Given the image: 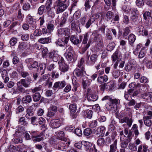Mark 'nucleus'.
<instances>
[{"mask_svg": "<svg viewBox=\"0 0 152 152\" xmlns=\"http://www.w3.org/2000/svg\"><path fill=\"white\" fill-rule=\"evenodd\" d=\"M56 13L58 14L63 12L69 5V0H57L56 2Z\"/></svg>", "mask_w": 152, "mask_h": 152, "instance_id": "obj_1", "label": "nucleus"}, {"mask_svg": "<svg viewBox=\"0 0 152 152\" xmlns=\"http://www.w3.org/2000/svg\"><path fill=\"white\" fill-rule=\"evenodd\" d=\"M88 37L89 35L88 33H86L84 36L82 42V44L84 45V46L82 48V52H85L89 47L91 42V40H89L87 44Z\"/></svg>", "mask_w": 152, "mask_h": 152, "instance_id": "obj_2", "label": "nucleus"}, {"mask_svg": "<svg viewBox=\"0 0 152 152\" xmlns=\"http://www.w3.org/2000/svg\"><path fill=\"white\" fill-rule=\"evenodd\" d=\"M64 119L59 118L58 119L52 120L50 123L51 126L54 128H56L59 127L64 122Z\"/></svg>", "mask_w": 152, "mask_h": 152, "instance_id": "obj_3", "label": "nucleus"}, {"mask_svg": "<svg viewBox=\"0 0 152 152\" xmlns=\"http://www.w3.org/2000/svg\"><path fill=\"white\" fill-rule=\"evenodd\" d=\"M66 82L64 80L58 81L55 82L53 87V89L54 91H56L57 89H62L66 85Z\"/></svg>", "mask_w": 152, "mask_h": 152, "instance_id": "obj_4", "label": "nucleus"}, {"mask_svg": "<svg viewBox=\"0 0 152 152\" xmlns=\"http://www.w3.org/2000/svg\"><path fill=\"white\" fill-rule=\"evenodd\" d=\"M91 90L88 89L87 90V99L89 101L94 102L96 101L98 99V96L94 94L90 93Z\"/></svg>", "mask_w": 152, "mask_h": 152, "instance_id": "obj_5", "label": "nucleus"}, {"mask_svg": "<svg viewBox=\"0 0 152 152\" xmlns=\"http://www.w3.org/2000/svg\"><path fill=\"white\" fill-rule=\"evenodd\" d=\"M83 39L82 36L80 35L79 38H77L75 35H72L70 38V40L74 45H77L81 42Z\"/></svg>", "mask_w": 152, "mask_h": 152, "instance_id": "obj_6", "label": "nucleus"}, {"mask_svg": "<svg viewBox=\"0 0 152 152\" xmlns=\"http://www.w3.org/2000/svg\"><path fill=\"white\" fill-rule=\"evenodd\" d=\"M20 81L25 88L28 87L30 83L32 82V80L30 77H28L25 79H22Z\"/></svg>", "mask_w": 152, "mask_h": 152, "instance_id": "obj_7", "label": "nucleus"}, {"mask_svg": "<svg viewBox=\"0 0 152 152\" xmlns=\"http://www.w3.org/2000/svg\"><path fill=\"white\" fill-rule=\"evenodd\" d=\"M69 34V32L68 29L66 28H60L58 29L57 32V34L60 37L63 35L68 36Z\"/></svg>", "mask_w": 152, "mask_h": 152, "instance_id": "obj_8", "label": "nucleus"}, {"mask_svg": "<svg viewBox=\"0 0 152 152\" xmlns=\"http://www.w3.org/2000/svg\"><path fill=\"white\" fill-rule=\"evenodd\" d=\"M49 57L54 61L57 62L58 60V56L56 51L53 50L50 52L49 54Z\"/></svg>", "mask_w": 152, "mask_h": 152, "instance_id": "obj_9", "label": "nucleus"}, {"mask_svg": "<svg viewBox=\"0 0 152 152\" xmlns=\"http://www.w3.org/2000/svg\"><path fill=\"white\" fill-rule=\"evenodd\" d=\"M108 80V76L106 75L104 76H99L98 77L97 81L100 84H102L104 82H107Z\"/></svg>", "mask_w": 152, "mask_h": 152, "instance_id": "obj_10", "label": "nucleus"}, {"mask_svg": "<svg viewBox=\"0 0 152 152\" xmlns=\"http://www.w3.org/2000/svg\"><path fill=\"white\" fill-rule=\"evenodd\" d=\"M120 140L121 141V147L124 148H127L128 143L131 141L130 138L127 139L126 137V138H123L122 137H121Z\"/></svg>", "mask_w": 152, "mask_h": 152, "instance_id": "obj_11", "label": "nucleus"}, {"mask_svg": "<svg viewBox=\"0 0 152 152\" xmlns=\"http://www.w3.org/2000/svg\"><path fill=\"white\" fill-rule=\"evenodd\" d=\"M84 70V67L82 68H80L79 69H76L74 72V74L76 75L77 77L80 78L82 77L83 75Z\"/></svg>", "mask_w": 152, "mask_h": 152, "instance_id": "obj_12", "label": "nucleus"}, {"mask_svg": "<svg viewBox=\"0 0 152 152\" xmlns=\"http://www.w3.org/2000/svg\"><path fill=\"white\" fill-rule=\"evenodd\" d=\"M151 117L149 116H146L143 117V119L144 121V124L147 126L150 127L152 124V121L151 120Z\"/></svg>", "mask_w": 152, "mask_h": 152, "instance_id": "obj_13", "label": "nucleus"}, {"mask_svg": "<svg viewBox=\"0 0 152 152\" xmlns=\"http://www.w3.org/2000/svg\"><path fill=\"white\" fill-rule=\"evenodd\" d=\"M51 37L41 38H40L38 41V42L42 44H47L51 42Z\"/></svg>", "mask_w": 152, "mask_h": 152, "instance_id": "obj_14", "label": "nucleus"}, {"mask_svg": "<svg viewBox=\"0 0 152 152\" xmlns=\"http://www.w3.org/2000/svg\"><path fill=\"white\" fill-rule=\"evenodd\" d=\"M68 15V13H64L63 14V16L60 20L59 25L60 27H62L65 24Z\"/></svg>", "mask_w": 152, "mask_h": 152, "instance_id": "obj_15", "label": "nucleus"}, {"mask_svg": "<svg viewBox=\"0 0 152 152\" xmlns=\"http://www.w3.org/2000/svg\"><path fill=\"white\" fill-rule=\"evenodd\" d=\"M105 128L104 126H100L97 128L96 131V133L99 136L103 137L104 135Z\"/></svg>", "mask_w": 152, "mask_h": 152, "instance_id": "obj_16", "label": "nucleus"}, {"mask_svg": "<svg viewBox=\"0 0 152 152\" xmlns=\"http://www.w3.org/2000/svg\"><path fill=\"white\" fill-rule=\"evenodd\" d=\"M69 109L70 111L71 115H72L73 118H76L75 112L77 110V107L76 105L74 104H71L69 106Z\"/></svg>", "mask_w": 152, "mask_h": 152, "instance_id": "obj_17", "label": "nucleus"}, {"mask_svg": "<svg viewBox=\"0 0 152 152\" xmlns=\"http://www.w3.org/2000/svg\"><path fill=\"white\" fill-rule=\"evenodd\" d=\"M57 145L59 149L63 151H66L69 147V145L67 144V143H64L63 142H60Z\"/></svg>", "mask_w": 152, "mask_h": 152, "instance_id": "obj_18", "label": "nucleus"}, {"mask_svg": "<svg viewBox=\"0 0 152 152\" xmlns=\"http://www.w3.org/2000/svg\"><path fill=\"white\" fill-rule=\"evenodd\" d=\"M59 69L61 71L65 72L68 70L69 66L65 63H62L61 64H59Z\"/></svg>", "mask_w": 152, "mask_h": 152, "instance_id": "obj_19", "label": "nucleus"}, {"mask_svg": "<svg viewBox=\"0 0 152 152\" xmlns=\"http://www.w3.org/2000/svg\"><path fill=\"white\" fill-rule=\"evenodd\" d=\"M31 101V97L30 95L25 96L22 98V101L23 104H28L30 103Z\"/></svg>", "mask_w": 152, "mask_h": 152, "instance_id": "obj_20", "label": "nucleus"}, {"mask_svg": "<svg viewBox=\"0 0 152 152\" xmlns=\"http://www.w3.org/2000/svg\"><path fill=\"white\" fill-rule=\"evenodd\" d=\"M120 53L118 50H117L112 56V61L115 62L118 61V59L120 57Z\"/></svg>", "mask_w": 152, "mask_h": 152, "instance_id": "obj_21", "label": "nucleus"}, {"mask_svg": "<svg viewBox=\"0 0 152 152\" xmlns=\"http://www.w3.org/2000/svg\"><path fill=\"white\" fill-rule=\"evenodd\" d=\"M136 37L133 34H131L128 36V40L130 45H132L133 43L134 42Z\"/></svg>", "mask_w": 152, "mask_h": 152, "instance_id": "obj_22", "label": "nucleus"}, {"mask_svg": "<svg viewBox=\"0 0 152 152\" xmlns=\"http://www.w3.org/2000/svg\"><path fill=\"white\" fill-rule=\"evenodd\" d=\"M148 146L146 145H140L138 147L137 152H148L147 151L148 150Z\"/></svg>", "mask_w": 152, "mask_h": 152, "instance_id": "obj_23", "label": "nucleus"}, {"mask_svg": "<svg viewBox=\"0 0 152 152\" xmlns=\"http://www.w3.org/2000/svg\"><path fill=\"white\" fill-rule=\"evenodd\" d=\"M27 46L26 43L24 42H20L18 48V50L20 51L26 49Z\"/></svg>", "mask_w": 152, "mask_h": 152, "instance_id": "obj_24", "label": "nucleus"}, {"mask_svg": "<svg viewBox=\"0 0 152 152\" xmlns=\"http://www.w3.org/2000/svg\"><path fill=\"white\" fill-rule=\"evenodd\" d=\"M117 140H115L113 144L110 145V150L109 152H115L117 149Z\"/></svg>", "mask_w": 152, "mask_h": 152, "instance_id": "obj_25", "label": "nucleus"}, {"mask_svg": "<svg viewBox=\"0 0 152 152\" xmlns=\"http://www.w3.org/2000/svg\"><path fill=\"white\" fill-rule=\"evenodd\" d=\"M106 88L108 90H111L115 86V83L113 81L111 80L109 82L106 83Z\"/></svg>", "mask_w": 152, "mask_h": 152, "instance_id": "obj_26", "label": "nucleus"}, {"mask_svg": "<svg viewBox=\"0 0 152 152\" xmlns=\"http://www.w3.org/2000/svg\"><path fill=\"white\" fill-rule=\"evenodd\" d=\"M101 136L100 137L99 136L97 141V144L100 146H103L105 143V140Z\"/></svg>", "mask_w": 152, "mask_h": 152, "instance_id": "obj_27", "label": "nucleus"}, {"mask_svg": "<svg viewBox=\"0 0 152 152\" xmlns=\"http://www.w3.org/2000/svg\"><path fill=\"white\" fill-rule=\"evenodd\" d=\"M98 56L97 55L93 54L91 55L90 57V61L89 62V64H94L97 60Z\"/></svg>", "mask_w": 152, "mask_h": 152, "instance_id": "obj_28", "label": "nucleus"}, {"mask_svg": "<svg viewBox=\"0 0 152 152\" xmlns=\"http://www.w3.org/2000/svg\"><path fill=\"white\" fill-rule=\"evenodd\" d=\"M17 90L19 92H23L24 91L25 88L23 87V84H22L20 81L18 82L17 83Z\"/></svg>", "mask_w": 152, "mask_h": 152, "instance_id": "obj_29", "label": "nucleus"}, {"mask_svg": "<svg viewBox=\"0 0 152 152\" xmlns=\"http://www.w3.org/2000/svg\"><path fill=\"white\" fill-rule=\"evenodd\" d=\"M54 29V26L53 24L51 23H48L47 25V29L45 33H50L53 31Z\"/></svg>", "mask_w": 152, "mask_h": 152, "instance_id": "obj_30", "label": "nucleus"}, {"mask_svg": "<svg viewBox=\"0 0 152 152\" xmlns=\"http://www.w3.org/2000/svg\"><path fill=\"white\" fill-rule=\"evenodd\" d=\"M144 62H146V65L147 67L149 69H151L152 67V61L149 60L148 58L145 57L143 60V63H144Z\"/></svg>", "mask_w": 152, "mask_h": 152, "instance_id": "obj_31", "label": "nucleus"}, {"mask_svg": "<svg viewBox=\"0 0 152 152\" xmlns=\"http://www.w3.org/2000/svg\"><path fill=\"white\" fill-rule=\"evenodd\" d=\"M41 96L39 93H35L32 95L33 101L35 102L39 101L40 99Z\"/></svg>", "mask_w": 152, "mask_h": 152, "instance_id": "obj_32", "label": "nucleus"}, {"mask_svg": "<svg viewBox=\"0 0 152 152\" xmlns=\"http://www.w3.org/2000/svg\"><path fill=\"white\" fill-rule=\"evenodd\" d=\"M45 10V6L42 5L38 9L37 14L39 15H42Z\"/></svg>", "mask_w": 152, "mask_h": 152, "instance_id": "obj_33", "label": "nucleus"}, {"mask_svg": "<svg viewBox=\"0 0 152 152\" xmlns=\"http://www.w3.org/2000/svg\"><path fill=\"white\" fill-rule=\"evenodd\" d=\"M43 134V132H41L39 134H37V137H36L34 139H33V140L36 142H39L41 141L43 139L42 135Z\"/></svg>", "mask_w": 152, "mask_h": 152, "instance_id": "obj_34", "label": "nucleus"}, {"mask_svg": "<svg viewBox=\"0 0 152 152\" xmlns=\"http://www.w3.org/2000/svg\"><path fill=\"white\" fill-rule=\"evenodd\" d=\"M71 27L72 30L75 31L77 30L79 26L77 24V22L74 20L71 23Z\"/></svg>", "mask_w": 152, "mask_h": 152, "instance_id": "obj_35", "label": "nucleus"}, {"mask_svg": "<svg viewBox=\"0 0 152 152\" xmlns=\"http://www.w3.org/2000/svg\"><path fill=\"white\" fill-rule=\"evenodd\" d=\"M26 112L27 113L25 115L26 118L27 119H30L31 116L33 115V112L30 110L29 108L26 109Z\"/></svg>", "mask_w": 152, "mask_h": 152, "instance_id": "obj_36", "label": "nucleus"}, {"mask_svg": "<svg viewBox=\"0 0 152 152\" xmlns=\"http://www.w3.org/2000/svg\"><path fill=\"white\" fill-rule=\"evenodd\" d=\"M24 15L21 12V9H19L18 12L17 18L19 20L22 21L23 20Z\"/></svg>", "mask_w": 152, "mask_h": 152, "instance_id": "obj_37", "label": "nucleus"}, {"mask_svg": "<svg viewBox=\"0 0 152 152\" xmlns=\"http://www.w3.org/2000/svg\"><path fill=\"white\" fill-rule=\"evenodd\" d=\"M115 43L112 42L109 44L107 47V50L108 51H111L115 48Z\"/></svg>", "mask_w": 152, "mask_h": 152, "instance_id": "obj_38", "label": "nucleus"}, {"mask_svg": "<svg viewBox=\"0 0 152 152\" xmlns=\"http://www.w3.org/2000/svg\"><path fill=\"white\" fill-rule=\"evenodd\" d=\"M66 53H70L72 54H74V52L73 50V48L69 45H66Z\"/></svg>", "mask_w": 152, "mask_h": 152, "instance_id": "obj_39", "label": "nucleus"}, {"mask_svg": "<svg viewBox=\"0 0 152 152\" xmlns=\"http://www.w3.org/2000/svg\"><path fill=\"white\" fill-rule=\"evenodd\" d=\"M38 63L36 61H34L28 67L29 69L30 70H32L33 68H36L38 67Z\"/></svg>", "mask_w": 152, "mask_h": 152, "instance_id": "obj_40", "label": "nucleus"}, {"mask_svg": "<svg viewBox=\"0 0 152 152\" xmlns=\"http://www.w3.org/2000/svg\"><path fill=\"white\" fill-rule=\"evenodd\" d=\"M67 60L69 61H71L73 58L74 54L69 53H66L64 54Z\"/></svg>", "mask_w": 152, "mask_h": 152, "instance_id": "obj_41", "label": "nucleus"}, {"mask_svg": "<svg viewBox=\"0 0 152 152\" xmlns=\"http://www.w3.org/2000/svg\"><path fill=\"white\" fill-rule=\"evenodd\" d=\"M92 133L91 129L89 128L85 129L84 131V135L86 136H88L90 135Z\"/></svg>", "mask_w": 152, "mask_h": 152, "instance_id": "obj_42", "label": "nucleus"}, {"mask_svg": "<svg viewBox=\"0 0 152 152\" xmlns=\"http://www.w3.org/2000/svg\"><path fill=\"white\" fill-rule=\"evenodd\" d=\"M145 0H136V4L139 7L143 6L144 5Z\"/></svg>", "mask_w": 152, "mask_h": 152, "instance_id": "obj_43", "label": "nucleus"}, {"mask_svg": "<svg viewBox=\"0 0 152 152\" xmlns=\"http://www.w3.org/2000/svg\"><path fill=\"white\" fill-rule=\"evenodd\" d=\"M83 112L84 114H86V118L89 119H91L92 118L93 113V111L92 110H90L88 111L87 112H86V114H85V111H83Z\"/></svg>", "mask_w": 152, "mask_h": 152, "instance_id": "obj_44", "label": "nucleus"}, {"mask_svg": "<svg viewBox=\"0 0 152 152\" xmlns=\"http://www.w3.org/2000/svg\"><path fill=\"white\" fill-rule=\"evenodd\" d=\"M52 4V0H47L46 1L45 5L46 9V10H49L51 9V5Z\"/></svg>", "mask_w": 152, "mask_h": 152, "instance_id": "obj_45", "label": "nucleus"}, {"mask_svg": "<svg viewBox=\"0 0 152 152\" xmlns=\"http://www.w3.org/2000/svg\"><path fill=\"white\" fill-rule=\"evenodd\" d=\"M29 34L26 33L23 34L21 37V39L23 41H27L29 39Z\"/></svg>", "mask_w": 152, "mask_h": 152, "instance_id": "obj_46", "label": "nucleus"}, {"mask_svg": "<svg viewBox=\"0 0 152 152\" xmlns=\"http://www.w3.org/2000/svg\"><path fill=\"white\" fill-rule=\"evenodd\" d=\"M97 122L96 120H94L91 121L89 124V126L91 128H94L97 126Z\"/></svg>", "mask_w": 152, "mask_h": 152, "instance_id": "obj_47", "label": "nucleus"}, {"mask_svg": "<svg viewBox=\"0 0 152 152\" xmlns=\"http://www.w3.org/2000/svg\"><path fill=\"white\" fill-rule=\"evenodd\" d=\"M42 32L41 30L37 29H36L33 35L35 37H39L42 35Z\"/></svg>", "mask_w": 152, "mask_h": 152, "instance_id": "obj_48", "label": "nucleus"}, {"mask_svg": "<svg viewBox=\"0 0 152 152\" xmlns=\"http://www.w3.org/2000/svg\"><path fill=\"white\" fill-rule=\"evenodd\" d=\"M56 44L57 45L61 47L64 46V42L63 40L61 38H59L56 42Z\"/></svg>", "mask_w": 152, "mask_h": 152, "instance_id": "obj_49", "label": "nucleus"}, {"mask_svg": "<svg viewBox=\"0 0 152 152\" xmlns=\"http://www.w3.org/2000/svg\"><path fill=\"white\" fill-rule=\"evenodd\" d=\"M144 30V27L142 25H141L137 27V32H138L140 34L143 35Z\"/></svg>", "mask_w": 152, "mask_h": 152, "instance_id": "obj_50", "label": "nucleus"}, {"mask_svg": "<svg viewBox=\"0 0 152 152\" xmlns=\"http://www.w3.org/2000/svg\"><path fill=\"white\" fill-rule=\"evenodd\" d=\"M138 17V16H131L130 19L132 25H134L136 24Z\"/></svg>", "mask_w": 152, "mask_h": 152, "instance_id": "obj_51", "label": "nucleus"}, {"mask_svg": "<svg viewBox=\"0 0 152 152\" xmlns=\"http://www.w3.org/2000/svg\"><path fill=\"white\" fill-rule=\"evenodd\" d=\"M18 123L19 124H21L24 125H26L28 124L27 122L26 121L25 118L24 117H21L19 119Z\"/></svg>", "mask_w": 152, "mask_h": 152, "instance_id": "obj_52", "label": "nucleus"}, {"mask_svg": "<svg viewBox=\"0 0 152 152\" xmlns=\"http://www.w3.org/2000/svg\"><path fill=\"white\" fill-rule=\"evenodd\" d=\"M55 115V113L51 110H49L47 114V119L53 117Z\"/></svg>", "mask_w": 152, "mask_h": 152, "instance_id": "obj_53", "label": "nucleus"}, {"mask_svg": "<svg viewBox=\"0 0 152 152\" xmlns=\"http://www.w3.org/2000/svg\"><path fill=\"white\" fill-rule=\"evenodd\" d=\"M31 119V123L33 125H37V118L35 116L31 117L30 118Z\"/></svg>", "mask_w": 152, "mask_h": 152, "instance_id": "obj_54", "label": "nucleus"}, {"mask_svg": "<svg viewBox=\"0 0 152 152\" xmlns=\"http://www.w3.org/2000/svg\"><path fill=\"white\" fill-rule=\"evenodd\" d=\"M94 21V20L90 17V19L88 20L85 25V27L87 28H88L90 25L93 23Z\"/></svg>", "mask_w": 152, "mask_h": 152, "instance_id": "obj_55", "label": "nucleus"}, {"mask_svg": "<svg viewBox=\"0 0 152 152\" xmlns=\"http://www.w3.org/2000/svg\"><path fill=\"white\" fill-rule=\"evenodd\" d=\"M17 41V39L16 38H12L10 41V45L12 46H14L16 44Z\"/></svg>", "mask_w": 152, "mask_h": 152, "instance_id": "obj_56", "label": "nucleus"}, {"mask_svg": "<svg viewBox=\"0 0 152 152\" xmlns=\"http://www.w3.org/2000/svg\"><path fill=\"white\" fill-rule=\"evenodd\" d=\"M132 16H138L139 12L136 8H133L132 9L131 13Z\"/></svg>", "mask_w": 152, "mask_h": 152, "instance_id": "obj_57", "label": "nucleus"}, {"mask_svg": "<svg viewBox=\"0 0 152 152\" xmlns=\"http://www.w3.org/2000/svg\"><path fill=\"white\" fill-rule=\"evenodd\" d=\"M145 55V49L142 48L140 51L138 55V57L139 58H141L144 57Z\"/></svg>", "mask_w": 152, "mask_h": 152, "instance_id": "obj_58", "label": "nucleus"}, {"mask_svg": "<svg viewBox=\"0 0 152 152\" xmlns=\"http://www.w3.org/2000/svg\"><path fill=\"white\" fill-rule=\"evenodd\" d=\"M130 28L129 27H126L124 28V32L123 33V36H126L128 34L130 33Z\"/></svg>", "mask_w": 152, "mask_h": 152, "instance_id": "obj_59", "label": "nucleus"}, {"mask_svg": "<svg viewBox=\"0 0 152 152\" xmlns=\"http://www.w3.org/2000/svg\"><path fill=\"white\" fill-rule=\"evenodd\" d=\"M140 83H145L148 81V78L144 76H142L140 78Z\"/></svg>", "mask_w": 152, "mask_h": 152, "instance_id": "obj_60", "label": "nucleus"}, {"mask_svg": "<svg viewBox=\"0 0 152 152\" xmlns=\"http://www.w3.org/2000/svg\"><path fill=\"white\" fill-rule=\"evenodd\" d=\"M84 61V59L83 58H82L79 62L77 64V66L80 68H82L83 67V65Z\"/></svg>", "mask_w": 152, "mask_h": 152, "instance_id": "obj_61", "label": "nucleus"}, {"mask_svg": "<svg viewBox=\"0 0 152 152\" xmlns=\"http://www.w3.org/2000/svg\"><path fill=\"white\" fill-rule=\"evenodd\" d=\"M34 60L32 58H27L25 61V62L27 64V66L28 67L33 62Z\"/></svg>", "mask_w": 152, "mask_h": 152, "instance_id": "obj_62", "label": "nucleus"}, {"mask_svg": "<svg viewBox=\"0 0 152 152\" xmlns=\"http://www.w3.org/2000/svg\"><path fill=\"white\" fill-rule=\"evenodd\" d=\"M43 57H45L48 52V50L47 48H44L41 49Z\"/></svg>", "mask_w": 152, "mask_h": 152, "instance_id": "obj_63", "label": "nucleus"}, {"mask_svg": "<svg viewBox=\"0 0 152 152\" xmlns=\"http://www.w3.org/2000/svg\"><path fill=\"white\" fill-rule=\"evenodd\" d=\"M75 133L78 136H80L82 134L81 130L78 128H77L74 130Z\"/></svg>", "mask_w": 152, "mask_h": 152, "instance_id": "obj_64", "label": "nucleus"}]
</instances>
